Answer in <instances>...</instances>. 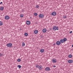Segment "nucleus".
Here are the masks:
<instances>
[{"label":"nucleus","instance_id":"nucleus-1","mask_svg":"<svg viewBox=\"0 0 73 73\" xmlns=\"http://www.w3.org/2000/svg\"><path fill=\"white\" fill-rule=\"evenodd\" d=\"M53 30H54V31L58 30V27H57L56 26H55L53 27Z\"/></svg>","mask_w":73,"mask_h":73},{"label":"nucleus","instance_id":"nucleus-2","mask_svg":"<svg viewBox=\"0 0 73 73\" xmlns=\"http://www.w3.org/2000/svg\"><path fill=\"white\" fill-rule=\"evenodd\" d=\"M7 46L8 47H9L10 48H11L12 46V44L11 43L8 44H7Z\"/></svg>","mask_w":73,"mask_h":73},{"label":"nucleus","instance_id":"nucleus-3","mask_svg":"<svg viewBox=\"0 0 73 73\" xmlns=\"http://www.w3.org/2000/svg\"><path fill=\"white\" fill-rule=\"evenodd\" d=\"M39 17L40 18H43L44 17V15L40 14L39 15Z\"/></svg>","mask_w":73,"mask_h":73},{"label":"nucleus","instance_id":"nucleus-4","mask_svg":"<svg viewBox=\"0 0 73 73\" xmlns=\"http://www.w3.org/2000/svg\"><path fill=\"white\" fill-rule=\"evenodd\" d=\"M50 70V68L49 67H46L45 68V70L46 71H49Z\"/></svg>","mask_w":73,"mask_h":73},{"label":"nucleus","instance_id":"nucleus-5","mask_svg":"<svg viewBox=\"0 0 73 73\" xmlns=\"http://www.w3.org/2000/svg\"><path fill=\"white\" fill-rule=\"evenodd\" d=\"M56 44L57 45H61V43L60 41H57L56 42Z\"/></svg>","mask_w":73,"mask_h":73},{"label":"nucleus","instance_id":"nucleus-6","mask_svg":"<svg viewBox=\"0 0 73 73\" xmlns=\"http://www.w3.org/2000/svg\"><path fill=\"white\" fill-rule=\"evenodd\" d=\"M68 63H69L70 64H72V63L73 62V61L72 60H68Z\"/></svg>","mask_w":73,"mask_h":73},{"label":"nucleus","instance_id":"nucleus-7","mask_svg":"<svg viewBox=\"0 0 73 73\" xmlns=\"http://www.w3.org/2000/svg\"><path fill=\"white\" fill-rule=\"evenodd\" d=\"M52 15L53 16H56V12H53L52 13Z\"/></svg>","mask_w":73,"mask_h":73},{"label":"nucleus","instance_id":"nucleus-8","mask_svg":"<svg viewBox=\"0 0 73 73\" xmlns=\"http://www.w3.org/2000/svg\"><path fill=\"white\" fill-rule=\"evenodd\" d=\"M5 18L6 20H9V16H6Z\"/></svg>","mask_w":73,"mask_h":73},{"label":"nucleus","instance_id":"nucleus-9","mask_svg":"<svg viewBox=\"0 0 73 73\" xmlns=\"http://www.w3.org/2000/svg\"><path fill=\"white\" fill-rule=\"evenodd\" d=\"M26 24L27 25H29L31 24V22L29 21H27L26 22Z\"/></svg>","mask_w":73,"mask_h":73},{"label":"nucleus","instance_id":"nucleus-10","mask_svg":"<svg viewBox=\"0 0 73 73\" xmlns=\"http://www.w3.org/2000/svg\"><path fill=\"white\" fill-rule=\"evenodd\" d=\"M52 61L53 62H54V63L57 62V60L55 59H52Z\"/></svg>","mask_w":73,"mask_h":73},{"label":"nucleus","instance_id":"nucleus-11","mask_svg":"<svg viewBox=\"0 0 73 73\" xmlns=\"http://www.w3.org/2000/svg\"><path fill=\"white\" fill-rule=\"evenodd\" d=\"M38 68L40 70H42V66H38Z\"/></svg>","mask_w":73,"mask_h":73},{"label":"nucleus","instance_id":"nucleus-12","mask_svg":"<svg viewBox=\"0 0 73 73\" xmlns=\"http://www.w3.org/2000/svg\"><path fill=\"white\" fill-rule=\"evenodd\" d=\"M42 32L44 33H45L46 32V29H43L42 30Z\"/></svg>","mask_w":73,"mask_h":73},{"label":"nucleus","instance_id":"nucleus-13","mask_svg":"<svg viewBox=\"0 0 73 73\" xmlns=\"http://www.w3.org/2000/svg\"><path fill=\"white\" fill-rule=\"evenodd\" d=\"M60 43H64V40L63 39H60Z\"/></svg>","mask_w":73,"mask_h":73},{"label":"nucleus","instance_id":"nucleus-14","mask_svg":"<svg viewBox=\"0 0 73 73\" xmlns=\"http://www.w3.org/2000/svg\"><path fill=\"white\" fill-rule=\"evenodd\" d=\"M40 52L41 53H44V50L43 49H42L40 50Z\"/></svg>","mask_w":73,"mask_h":73},{"label":"nucleus","instance_id":"nucleus-15","mask_svg":"<svg viewBox=\"0 0 73 73\" xmlns=\"http://www.w3.org/2000/svg\"><path fill=\"white\" fill-rule=\"evenodd\" d=\"M63 41H64V42H66V41H67V39L66 38H63Z\"/></svg>","mask_w":73,"mask_h":73},{"label":"nucleus","instance_id":"nucleus-16","mask_svg":"<svg viewBox=\"0 0 73 73\" xmlns=\"http://www.w3.org/2000/svg\"><path fill=\"white\" fill-rule=\"evenodd\" d=\"M35 34H37L38 33V30H35L34 32Z\"/></svg>","mask_w":73,"mask_h":73},{"label":"nucleus","instance_id":"nucleus-17","mask_svg":"<svg viewBox=\"0 0 73 73\" xmlns=\"http://www.w3.org/2000/svg\"><path fill=\"white\" fill-rule=\"evenodd\" d=\"M0 9L1 11H3V10H4V7H3V6H2L1 7Z\"/></svg>","mask_w":73,"mask_h":73},{"label":"nucleus","instance_id":"nucleus-18","mask_svg":"<svg viewBox=\"0 0 73 73\" xmlns=\"http://www.w3.org/2000/svg\"><path fill=\"white\" fill-rule=\"evenodd\" d=\"M3 25V23L1 21H0V26H1V25Z\"/></svg>","mask_w":73,"mask_h":73},{"label":"nucleus","instance_id":"nucleus-19","mask_svg":"<svg viewBox=\"0 0 73 73\" xmlns=\"http://www.w3.org/2000/svg\"><path fill=\"white\" fill-rule=\"evenodd\" d=\"M68 57L69 58H72V54H70L68 55Z\"/></svg>","mask_w":73,"mask_h":73},{"label":"nucleus","instance_id":"nucleus-20","mask_svg":"<svg viewBox=\"0 0 73 73\" xmlns=\"http://www.w3.org/2000/svg\"><path fill=\"white\" fill-rule=\"evenodd\" d=\"M25 45V43H24V42H22V46H24Z\"/></svg>","mask_w":73,"mask_h":73},{"label":"nucleus","instance_id":"nucleus-21","mask_svg":"<svg viewBox=\"0 0 73 73\" xmlns=\"http://www.w3.org/2000/svg\"><path fill=\"white\" fill-rule=\"evenodd\" d=\"M17 67H18L19 68V69H20L21 68V66L20 65H18L17 66Z\"/></svg>","mask_w":73,"mask_h":73},{"label":"nucleus","instance_id":"nucleus-22","mask_svg":"<svg viewBox=\"0 0 73 73\" xmlns=\"http://www.w3.org/2000/svg\"><path fill=\"white\" fill-rule=\"evenodd\" d=\"M28 33H25V36H28Z\"/></svg>","mask_w":73,"mask_h":73},{"label":"nucleus","instance_id":"nucleus-23","mask_svg":"<svg viewBox=\"0 0 73 73\" xmlns=\"http://www.w3.org/2000/svg\"><path fill=\"white\" fill-rule=\"evenodd\" d=\"M17 61H18V62H20V61H21V59H18Z\"/></svg>","mask_w":73,"mask_h":73},{"label":"nucleus","instance_id":"nucleus-24","mask_svg":"<svg viewBox=\"0 0 73 73\" xmlns=\"http://www.w3.org/2000/svg\"><path fill=\"white\" fill-rule=\"evenodd\" d=\"M20 16L21 17H24V16L23 14H21L20 15Z\"/></svg>","mask_w":73,"mask_h":73},{"label":"nucleus","instance_id":"nucleus-25","mask_svg":"<svg viewBox=\"0 0 73 73\" xmlns=\"http://www.w3.org/2000/svg\"><path fill=\"white\" fill-rule=\"evenodd\" d=\"M34 15L35 16H37V13H34Z\"/></svg>","mask_w":73,"mask_h":73},{"label":"nucleus","instance_id":"nucleus-26","mask_svg":"<svg viewBox=\"0 0 73 73\" xmlns=\"http://www.w3.org/2000/svg\"><path fill=\"white\" fill-rule=\"evenodd\" d=\"M36 8H39V6H38V5H36Z\"/></svg>","mask_w":73,"mask_h":73},{"label":"nucleus","instance_id":"nucleus-27","mask_svg":"<svg viewBox=\"0 0 73 73\" xmlns=\"http://www.w3.org/2000/svg\"><path fill=\"white\" fill-rule=\"evenodd\" d=\"M3 54H2L1 53H0V57H1V56H3Z\"/></svg>","mask_w":73,"mask_h":73},{"label":"nucleus","instance_id":"nucleus-28","mask_svg":"<svg viewBox=\"0 0 73 73\" xmlns=\"http://www.w3.org/2000/svg\"><path fill=\"white\" fill-rule=\"evenodd\" d=\"M39 66V65H38V64H36L35 66L36 68H38V66Z\"/></svg>","mask_w":73,"mask_h":73},{"label":"nucleus","instance_id":"nucleus-29","mask_svg":"<svg viewBox=\"0 0 73 73\" xmlns=\"http://www.w3.org/2000/svg\"><path fill=\"white\" fill-rule=\"evenodd\" d=\"M63 18H64V19H66V16H64Z\"/></svg>","mask_w":73,"mask_h":73},{"label":"nucleus","instance_id":"nucleus-30","mask_svg":"<svg viewBox=\"0 0 73 73\" xmlns=\"http://www.w3.org/2000/svg\"><path fill=\"white\" fill-rule=\"evenodd\" d=\"M1 4H3V2H1V3H0V5Z\"/></svg>","mask_w":73,"mask_h":73},{"label":"nucleus","instance_id":"nucleus-31","mask_svg":"<svg viewBox=\"0 0 73 73\" xmlns=\"http://www.w3.org/2000/svg\"><path fill=\"white\" fill-rule=\"evenodd\" d=\"M72 33V31H71L69 33Z\"/></svg>","mask_w":73,"mask_h":73},{"label":"nucleus","instance_id":"nucleus-32","mask_svg":"<svg viewBox=\"0 0 73 73\" xmlns=\"http://www.w3.org/2000/svg\"><path fill=\"white\" fill-rule=\"evenodd\" d=\"M53 67H54V68H55V67H56V66H53Z\"/></svg>","mask_w":73,"mask_h":73},{"label":"nucleus","instance_id":"nucleus-33","mask_svg":"<svg viewBox=\"0 0 73 73\" xmlns=\"http://www.w3.org/2000/svg\"><path fill=\"white\" fill-rule=\"evenodd\" d=\"M56 45L55 44H54V45Z\"/></svg>","mask_w":73,"mask_h":73},{"label":"nucleus","instance_id":"nucleus-34","mask_svg":"<svg viewBox=\"0 0 73 73\" xmlns=\"http://www.w3.org/2000/svg\"><path fill=\"white\" fill-rule=\"evenodd\" d=\"M72 47H73V44L72 45Z\"/></svg>","mask_w":73,"mask_h":73}]
</instances>
